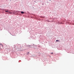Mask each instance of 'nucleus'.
Wrapping results in <instances>:
<instances>
[{
	"label": "nucleus",
	"mask_w": 74,
	"mask_h": 74,
	"mask_svg": "<svg viewBox=\"0 0 74 74\" xmlns=\"http://www.w3.org/2000/svg\"><path fill=\"white\" fill-rule=\"evenodd\" d=\"M16 12L15 11H14L13 13V14H15Z\"/></svg>",
	"instance_id": "nucleus-1"
},
{
	"label": "nucleus",
	"mask_w": 74,
	"mask_h": 74,
	"mask_svg": "<svg viewBox=\"0 0 74 74\" xmlns=\"http://www.w3.org/2000/svg\"><path fill=\"white\" fill-rule=\"evenodd\" d=\"M0 45H2V47H3V45H2L0 43Z\"/></svg>",
	"instance_id": "nucleus-6"
},
{
	"label": "nucleus",
	"mask_w": 74,
	"mask_h": 74,
	"mask_svg": "<svg viewBox=\"0 0 74 74\" xmlns=\"http://www.w3.org/2000/svg\"><path fill=\"white\" fill-rule=\"evenodd\" d=\"M58 41H59V40H56V42H58Z\"/></svg>",
	"instance_id": "nucleus-8"
},
{
	"label": "nucleus",
	"mask_w": 74,
	"mask_h": 74,
	"mask_svg": "<svg viewBox=\"0 0 74 74\" xmlns=\"http://www.w3.org/2000/svg\"><path fill=\"white\" fill-rule=\"evenodd\" d=\"M51 53L52 54H53V53Z\"/></svg>",
	"instance_id": "nucleus-9"
},
{
	"label": "nucleus",
	"mask_w": 74,
	"mask_h": 74,
	"mask_svg": "<svg viewBox=\"0 0 74 74\" xmlns=\"http://www.w3.org/2000/svg\"><path fill=\"white\" fill-rule=\"evenodd\" d=\"M17 13H18V12H19V11H17L16 12Z\"/></svg>",
	"instance_id": "nucleus-7"
},
{
	"label": "nucleus",
	"mask_w": 74,
	"mask_h": 74,
	"mask_svg": "<svg viewBox=\"0 0 74 74\" xmlns=\"http://www.w3.org/2000/svg\"><path fill=\"white\" fill-rule=\"evenodd\" d=\"M29 52H28L27 53V55H29Z\"/></svg>",
	"instance_id": "nucleus-5"
},
{
	"label": "nucleus",
	"mask_w": 74,
	"mask_h": 74,
	"mask_svg": "<svg viewBox=\"0 0 74 74\" xmlns=\"http://www.w3.org/2000/svg\"><path fill=\"white\" fill-rule=\"evenodd\" d=\"M5 12H9V11H8V10H7V11L5 10Z\"/></svg>",
	"instance_id": "nucleus-3"
},
{
	"label": "nucleus",
	"mask_w": 74,
	"mask_h": 74,
	"mask_svg": "<svg viewBox=\"0 0 74 74\" xmlns=\"http://www.w3.org/2000/svg\"><path fill=\"white\" fill-rule=\"evenodd\" d=\"M9 13H10V14H12V12H10V11H9L8 12Z\"/></svg>",
	"instance_id": "nucleus-4"
},
{
	"label": "nucleus",
	"mask_w": 74,
	"mask_h": 74,
	"mask_svg": "<svg viewBox=\"0 0 74 74\" xmlns=\"http://www.w3.org/2000/svg\"><path fill=\"white\" fill-rule=\"evenodd\" d=\"M21 14H24V12H23V11H21Z\"/></svg>",
	"instance_id": "nucleus-2"
}]
</instances>
